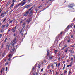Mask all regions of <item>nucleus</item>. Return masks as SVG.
I'll return each instance as SVG.
<instances>
[{
	"instance_id": "64",
	"label": "nucleus",
	"mask_w": 75,
	"mask_h": 75,
	"mask_svg": "<svg viewBox=\"0 0 75 75\" xmlns=\"http://www.w3.org/2000/svg\"><path fill=\"white\" fill-rule=\"evenodd\" d=\"M75 25H74V29H75Z\"/></svg>"
},
{
	"instance_id": "50",
	"label": "nucleus",
	"mask_w": 75,
	"mask_h": 75,
	"mask_svg": "<svg viewBox=\"0 0 75 75\" xmlns=\"http://www.w3.org/2000/svg\"><path fill=\"white\" fill-rule=\"evenodd\" d=\"M73 38V35H71V38Z\"/></svg>"
},
{
	"instance_id": "14",
	"label": "nucleus",
	"mask_w": 75,
	"mask_h": 75,
	"mask_svg": "<svg viewBox=\"0 0 75 75\" xmlns=\"http://www.w3.org/2000/svg\"><path fill=\"white\" fill-rule=\"evenodd\" d=\"M47 56L48 57V55H49V53L50 52V50H48L47 51Z\"/></svg>"
},
{
	"instance_id": "33",
	"label": "nucleus",
	"mask_w": 75,
	"mask_h": 75,
	"mask_svg": "<svg viewBox=\"0 0 75 75\" xmlns=\"http://www.w3.org/2000/svg\"><path fill=\"white\" fill-rule=\"evenodd\" d=\"M12 22H13V20H11L9 22V23H11Z\"/></svg>"
},
{
	"instance_id": "61",
	"label": "nucleus",
	"mask_w": 75,
	"mask_h": 75,
	"mask_svg": "<svg viewBox=\"0 0 75 75\" xmlns=\"http://www.w3.org/2000/svg\"><path fill=\"white\" fill-rule=\"evenodd\" d=\"M14 43H13L12 44V46H14Z\"/></svg>"
},
{
	"instance_id": "13",
	"label": "nucleus",
	"mask_w": 75,
	"mask_h": 75,
	"mask_svg": "<svg viewBox=\"0 0 75 75\" xmlns=\"http://www.w3.org/2000/svg\"><path fill=\"white\" fill-rule=\"evenodd\" d=\"M14 50H15V48L11 49L10 50V52H13L14 51Z\"/></svg>"
},
{
	"instance_id": "15",
	"label": "nucleus",
	"mask_w": 75,
	"mask_h": 75,
	"mask_svg": "<svg viewBox=\"0 0 75 75\" xmlns=\"http://www.w3.org/2000/svg\"><path fill=\"white\" fill-rule=\"evenodd\" d=\"M14 3H13L10 6L11 8H13V6H14Z\"/></svg>"
},
{
	"instance_id": "60",
	"label": "nucleus",
	"mask_w": 75,
	"mask_h": 75,
	"mask_svg": "<svg viewBox=\"0 0 75 75\" xmlns=\"http://www.w3.org/2000/svg\"><path fill=\"white\" fill-rule=\"evenodd\" d=\"M49 72H50V73H51V70H49Z\"/></svg>"
},
{
	"instance_id": "52",
	"label": "nucleus",
	"mask_w": 75,
	"mask_h": 75,
	"mask_svg": "<svg viewBox=\"0 0 75 75\" xmlns=\"http://www.w3.org/2000/svg\"><path fill=\"white\" fill-rule=\"evenodd\" d=\"M62 50H65V47H63V48L62 49Z\"/></svg>"
},
{
	"instance_id": "24",
	"label": "nucleus",
	"mask_w": 75,
	"mask_h": 75,
	"mask_svg": "<svg viewBox=\"0 0 75 75\" xmlns=\"http://www.w3.org/2000/svg\"><path fill=\"white\" fill-rule=\"evenodd\" d=\"M6 26V25H3L2 26V28H4V27H5Z\"/></svg>"
},
{
	"instance_id": "8",
	"label": "nucleus",
	"mask_w": 75,
	"mask_h": 75,
	"mask_svg": "<svg viewBox=\"0 0 75 75\" xmlns=\"http://www.w3.org/2000/svg\"><path fill=\"white\" fill-rule=\"evenodd\" d=\"M6 14L5 12L4 13H2V14L0 16V17H2V16H3L2 17V18H3V17H4V14Z\"/></svg>"
},
{
	"instance_id": "63",
	"label": "nucleus",
	"mask_w": 75,
	"mask_h": 75,
	"mask_svg": "<svg viewBox=\"0 0 75 75\" xmlns=\"http://www.w3.org/2000/svg\"><path fill=\"white\" fill-rule=\"evenodd\" d=\"M31 0H28V1L29 2H30V1H31Z\"/></svg>"
},
{
	"instance_id": "3",
	"label": "nucleus",
	"mask_w": 75,
	"mask_h": 75,
	"mask_svg": "<svg viewBox=\"0 0 75 75\" xmlns=\"http://www.w3.org/2000/svg\"><path fill=\"white\" fill-rule=\"evenodd\" d=\"M29 12H30L28 11L25 12L24 13V16H27V15L29 14Z\"/></svg>"
},
{
	"instance_id": "46",
	"label": "nucleus",
	"mask_w": 75,
	"mask_h": 75,
	"mask_svg": "<svg viewBox=\"0 0 75 75\" xmlns=\"http://www.w3.org/2000/svg\"><path fill=\"white\" fill-rule=\"evenodd\" d=\"M35 10L36 11V13L38 11V9L37 8L35 9Z\"/></svg>"
},
{
	"instance_id": "51",
	"label": "nucleus",
	"mask_w": 75,
	"mask_h": 75,
	"mask_svg": "<svg viewBox=\"0 0 75 75\" xmlns=\"http://www.w3.org/2000/svg\"><path fill=\"white\" fill-rule=\"evenodd\" d=\"M13 36H14V37H15L16 36V33H14V34H13Z\"/></svg>"
},
{
	"instance_id": "25",
	"label": "nucleus",
	"mask_w": 75,
	"mask_h": 75,
	"mask_svg": "<svg viewBox=\"0 0 75 75\" xmlns=\"http://www.w3.org/2000/svg\"><path fill=\"white\" fill-rule=\"evenodd\" d=\"M7 38H5V39L4 41V42H6V41H7Z\"/></svg>"
},
{
	"instance_id": "57",
	"label": "nucleus",
	"mask_w": 75,
	"mask_h": 75,
	"mask_svg": "<svg viewBox=\"0 0 75 75\" xmlns=\"http://www.w3.org/2000/svg\"><path fill=\"white\" fill-rule=\"evenodd\" d=\"M21 35L22 36H23V33H21Z\"/></svg>"
},
{
	"instance_id": "23",
	"label": "nucleus",
	"mask_w": 75,
	"mask_h": 75,
	"mask_svg": "<svg viewBox=\"0 0 75 75\" xmlns=\"http://www.w3.org/2000/svg\"><path fill=\"white\" fill-rule=\"evenodd\" d=\"M17 0H13V3H14V2H16V1Z\"/></svg>"
},
{
	"instance_id": "30",
	"label": "nucleus",
	"mask_w": 75,
	"mask_h": 75,
	"mask_svg": "<svg viewBox=\"0 0 75 75\" xmlns=\"http://www.w3.org/2000/svg\"><path fill=\"white\" fill-rule=\"evenodd\" d=\"M7 19L6 18H5L3 21V22H4V21H6V20Z\"/></svg>"
},
{
	"instance_id": "29",
	"label": "nucleus",
	"mask_w": 75,
	"mask_h": 75,
	"mask_svg": "<svg viewBox=\"0 0 75 75\" xmlns=\"http://www.w3.org/2000/svg\"><path fill=\"white\" fill-rule=\"evenodd\" d=\"M2 10H3V9L1 8L0 9V13H1V12L2 11Z\"/></svg>"
},
{
	"instance_id": "11",
	"label": "nucleus",
	"mask_w": 75,
	"mask_h": 75,
	"mask_svg": "<svg viewBox=\"0 0 75 75\" xmlns=\"http://www.w3.org/2000/svg\"><path fill=\"white\" fill-rule=\"evenodd\" d=\"M5 54H6V51L5 50L4 52L3 53H2V57H4V55H5Z\"/></svg>"
},
{
	"instance_id": "62",
	"label": "nucleus",
	"mask_w": 75,
	"mask_h": 75,
	"mask_svg": "<svg viewBox=\"0 0 75 75\" xmlns=\"http://www.w3.org/2000/svg\"><path fill=\"white\" fill-rule=\"evenodd\" d=\"M58 55H61V53L59 52L58 53Z\"/></svg>"
},
{
	"instance_id": "37",
	"label": "nucleus",
	"mask_w": 75,
	"mask_h": 75,
	"mask_svg": "<svg viewBox=\"0 0 75 75\" xmlns=\"http://www.w3.org/2000/svg\"><path fill=\"white\" fill-rule=\"evenodd\" d=\"M25 22H24L23 23V26H24V25H25Z\"/></svg>"
},
{
	"instance_id": "54",
	"label": "nucleus",
	"mask_w": 75,
	"mask_h": 75,
	"mask_svg": "<svg viewBox=\"0 0 75 75\" xmlns=\"http://www.w3.org/2000/svg\"><path fill=\"white\" fill-rule=\"evenodd\" d=\"M67 71L65 70L64 71V73L65 74H66V73H67Z\"/></svg>"
},
{
	"instance_id": "43",
	"label": "nucleus",
	"mask_w": 75,
	"mask_h": 75,
	"mask_svg": "<svg viewBox=\"0 0 75 75\" xmlns=\"http://www.w3.org/2000/svg\"><path fill=\"white\" fill-rule=\"evenodd\" d=\"M53 66H54V64H52V65H51V67L52 68H54V67H53Z\"/></svg>"
},
{
	"instance_id": "19",
	"label": "nucleus",
	"mask_w": 75,
	"mask_h": 75,
	"mask_svg": "<svg viewBox=\"0 0 75 75\" xmlns=\"http://www.w3.org/2000/svg\"><path fill=\"white\" fill-rule=\"evenodd\" d=\"M3 71H4V68H3L2 69L1 71V73L2 74V72H3Z\"/></svg>"
},
{
	"instance_id": "44",
	"label": "nucleus",
	"mask_w": 75,
	"mask_h": 75,
	"mask_svg": "<svg viewBox=\"0 0 75 75\" xmlns=\"http://www.w3.org/2000/svg\"><path fill=\"white\" fill-rule=\"evenodd\" d=\"M6 71H7V69H8V68H7V67H6Z\"/></svg>"
},
{
	"instance_id": "21",
	"label": "nucleus",
	"mask_w": 75,
	"mask_h": 75,
	"mask_svg": "<svg viewBox=\"0 0 75 75\" xmlns=\"http://www.w3.org/2000/svg\"><path fill=\"white\" fill-rule=\"evenodd\" d=\"M8 64V62H7L5 64V65H7Z\"/></svg>"
},
{
	"instance_id": "48",
	"label": "nucleus",
	"mask_w": 75,
	"mask_h": 75,
	"mask_svg": "<svg viewBox=\"0 0 75 75\" xmlns=\"http://www.w3.org/2000/svg\"><path fill=\"white\" fill-rule=\"evenodd\" d=\"M60 60H61V58H60V57H59L58 58V60L60 61Z\"/></svg>"
},
{
	"instance_id": "16",
	"label": "nucleus",
	"mask_w": 75,
	"mask_h": 75,
	"mask_svg": "<svg viewBox=\"0 0 75 75\" xmlns=\"http://www.w3.org/2000/svg\"><path fill=\"white\" fill-rule=\"evenodd\" d=\"M25 3H26V2L25 1L24 2H23H23L22 3V5H21V6H24V4H25Z\"/></svg>"
},
{
	"instance_id": "2",
	"label": "nucleus",
	"mask_w": 75,
	"mask_h": 75,
	"mask_svg": "<svg viewBox=\"0 0 75 75\" xmlns=\"http://www.w3.org/2000/svg\"><path fill=\"white\" fill-rule=\"evenodd\" d=\"M10 44L6 46V50H9V48H10Z\"/></svg>"
},
{
	"instance_id": "34",
	"label": "nucleus",
	"mask_w": 75,
	"mask_h": 75,
	"mask_svg": "<svg viewBox=\"0 0 75 75\" xmlns=\"http://www.w3.org/2000/svg\"><path fill=\"white\" fill-rule=\"evenodd\" d=\"M58 67H59V66H60V63H59L58 64Z\"/></svg>"
},
{
	"instance_id": "45",
	"label": "nucleus",
	"mask_w": 75,
	"mask_h": 75,
	"mask_svg": "<svg viewBox=\"0 0 75 75\" xmlns=\"http://www.w3.org/2000/svg\"><path fill=\"white\" fill-rule=\"evenodd\" d=\"M26 0H23V1H22L21 2H22V3H23V1H26Z\"/></svg>"
},
{
	"instance_id": "41",
	"label": "nucleus",
	"mask_w": 75,
	"mask_h": 75,
	"mask_svg": "<svg viewBox=\"0 0 75 75\" xmlns=\"http://www.w3.org/2000/svg\"><path fill=\"white\" fill-rule=\"evenodd\" d=\"M69 7H71V8H72V7H73V6H71V5L68 6Z\"/></svg>"
},
{
	"instance_id": "42",
	"label": "nucleus",
	"mask_w": 75,
	"mask_h": 75,
	"mask_svg": "<svg viewBox=\"0 0 75 75\" xmlns=\"http://www.w3.org/2000/svg\"><path fill=\"white\" fill-rule=\"evenodd\" d=\"M72 26H73V24H71V25L70 27H72Z\"/></svg>"
},
{
	"instance_id": "55",
	"label": "nucleus",
	"mask_w": 75,
	"mask_h": 75,
	"mask_svg": "<svg viewBox=\"0 0 75 75\" xmlns=\"http://www.w3.org/2000/svg\"><path fill=\"white\" fill-rule=\"evenodd\" d=\"M43 68L42 69H41V72H42V71H43Z\"/></svg>"
},
{
	"instance_id": "12",
	"label": "nucleus",
	"mask_w": 75,
	"mask_h": 75,
	"mask_svg": "<svg viewBox=\"0 0 75 75\" xmlns=\"http://www.w3.org/2000/svg\"><path fill=\"white\" fill-rule=\"evenodd\" d=\"M69 25H68V26L67 27L66 29H65V31H66L67 30H68V29H69Z\"/></svg>"
},
{
	"instance_id": "20",
	"label": "nucleus",
	"mask_w": 75,
	"mask_h": 75,
	"mask_svg": "<svg viewBox=\"0 0 75 75\" xmlns=\"http://www.w3.org/2000/svg\"><path fill=\"white\" fill-rule=\"evenodd\" d=\"M38 68L40 69L41 68V66L40 64H38Z\"/></svg>"
},
{
	"instance_id": "27",
	"label": "nucleus",
	"mask_w": 75,
	"mask_h": 75,
	"mask_svg": "<svg viewBox=\"0 0 75 75\" xmlns=\"http://www.w3.org/2000/svg\"><path fill=\"white\" fill-rule=\"evenodd\" d=\"M1 49H2L3 48V44H2L1 45Z\"/></svg>"
},
{
	"instance_id": "36",
	"label": "nucleus",
	"mask_w": 75,
	"mask_h": 75,
	"mask_svg": "<svg viewBox=\"0 0 75 75\" xmlns=\"http://www.w3.org/2000/svg\"><path fill=\"white\" fill-rule=\"evenodd\" d=\"M69 51H70L71 53H72V50H69Z\"/></svg>"
},
{
	"instance_id": "49",
	"label": "nucleus",
	"mask_w": 75,
	"mask_h": 75,
	"mask_svg": "<svg viewBox=\"0 0 75 75\" xmlns=\"http://www.w3.org/2000/svg\"><path fill=\"white\" fill-rule=\"evenodd\" d=\"M73 59H74L72 58H71V61H73Z\"/></svg>"
},
{
	"instance_id": "47",
	"label": "nucleus",
	"mask_w": 75,
	"mask_h": 75,
	"mask_svg": "<svg viewBox=\"0 0 75 75\" xmlns=\"http://www.w3.org/2000/svg\"><path fill=\"white\" fill-rule=\"evenodd\" d=\"M9 26V24H8V23L7 24V26L6 27H8Z\"/></svg>"
},
{
	"instance_id": "35",
	"label": "nucleus",
	"mask_w": 75,
	"mask_h": 75,
	"mask_svg": "<svg viewBox=\"0 0 75 75\" xmlns=\"http://www.w3.org/2000/svg\"><path fill=\"white\" fill-rule=\"evenodd\" d=\"M9 58H11V54H10L9 56Z\"/></svg>"
},
{
	"instance_id": "22",
	"label": "nucleus",
	"mask_w": 75,
	"mask_h": 75,
	"mask_svg": "<svg viewBox=\"0 0 75 75\" xmlns=\"http://www.w3.org/2000/svg\"><path fill=\"white\" fill-rule=\"evenodd\" d=\"M23 20H21V21L20 23V24H22V23H23Z\"/></svg>"
},
{
	"instance_id": "31",
	"label": "nucleus",
	"mask_w": 75,
	"mask_h": 75,
	"mask_svg": "<svg viewBox=\"0 0 75 75\" xmlns=\"http://www.w3.org/2000/svg\"><path fill=\"white\" fill-rule=\"evenodd\" d=\"M3 36L2 34H0V38H1V37Z\"/></svg>"
},
{
	"instance_id": "4",
	"label": "nucleus",
	"mask_w": 75,
	"mask_h": 75,
	"mask_svg": "<svg viewBox=\"0 0 75 75\" xmlns=\"http://www.w3.org/2000/svg\"><path fill=\"white\" fill-rule=\"evenodd\" d=\"M31 19H32V18H30L29 19H28L26 20V22L28 23V24H29L30 22L31 21Z\"/></svg>"
},
{
	"instance_id": "38",
	"label": "nucleus",
	"mask_w": 75,
	"mask_h": 75,
	"mask_svg": "<svg viewBox=\"0 0 75 75\" xmlns=\"http://www.w3.org/2000/svg\"><path fill=\"white\" fill-rule=\"evenodd\" d=\"M42 6V5H41L40 6H39L38 7V8H40V7H41Z\"/></svg>"
},
{
	"instance_id": "40",
	"label": "nucleus",
	"mask_w": 75,
	"mask_h": 75,
	"mask_svg": "<svg viewBox=\"0 0 75 75\" xmlns=\"http://www.w3.org/2000/svg\"><path fill=\"white\" fill-rule=\"evenodd\" d=\"M67 47V45H65L64 46V48H65V47Z\"/></svg>"
},
{
	"instance_id": "6",
	"label": "nucleus",
	"mask_w": 75,
	"mask_h": 75,
	"mask_svg": "<svg viewBox=\"0 0 75 75\" xmlns=\"http://www.w3.org/2000/svg\"><path fill=\"white\" fill-rule=\"evenodd\" d=\"M16 40L17 37H15L14 38L13 43H14V44H16L17 42V41H16Z\"/></svg>"
},
{
	"instance_id": "59",
	"label": "nucleus",
	"mask_w": 75,
	"mask_h": 75,
	"mask_svg": "<svg viewBox=\"0 0 75 75\" xmlns=\"http://www.w3.org/2000/svg\"><path fill=\"white\" fill-rule=\"evenodd\" d=\"M67 42H70V40H67Z\"/></svg>"
},
{
	"instance_id": "10",
	"label": "nucleus",
	"mask_w": 75,
	"mask_h": 75,
	"mask_svg": "<svg viewBox=\"0 0 75 75\" xmlns=\"http://www.w3.org/2000/svg\"><path fill=\"white\" fill-rule=\"evenodd\" d=\"M30 5H26L25 6L24 8L29 7H30Z\"/></svg>"
},
{
	"instance_id": "58",
	"label": "nucleus",
	"mask_w": 75,
	"mask_h": 75,
	"mask_svg": "<svg viewBox=\"0 0 75 75\" xmlns=\"http://www.w3.org/2000/svg\"><path fill=\"white\" fill-rule=\"evenodd\" d=\"M71 71H69V74H71Z\"/></svg>"
},
{
	"instance_id": "56",
	"label": "nucleus",
	"mask_w": 75,
	"mask_h": 75,
	"mask_svg": "<svg viewBox=\"0 0 75 75\" xmlns=\"http://www.w3.org/2000/svg\"><path fill=\"white\" fill-rule=\"evenodd\" d=\"M55 64L56 65V67H57V66H58V63H56Z\"/></svg>"
},
{
	"instance_id": "18",
	"label": "nucleus",
	"mask_w": 75,
	"mask_h": 75,
	"mask_svg": "<svg viewBox=\"0 0 75 75\" xmlns=\"http://www.w3.org/2000/svg\"><path fill=\"white\" fill-rule=\"evenodd\" d=\"M49 60H51V59H52V57L51 56H49Z\"/></svg>"
},
{
	"instance_id": "7",
	"label": "nucleus",
	"mask_w": 75,
	"mask_h": 75,
	"mask_svg": "<svg viewBox=\"0 0 75 75\" xmlns=\"http://www.w3.org/2000/svg\"><path fill=\"white\" fill-rule=\"evenodd\" d=\"M21 4H22V2H21V3H19L18 4V5H17L16 6H15L14 7V8H16L17 7H18V6H20V5H21Z\"/></svg>"
},
{
	"instance_id": "32",
	"label": "nucleus",
	"mask_w": 75,
	"mask_h": 75,
	"mask_svg": "<svg viewBox=\"0 0 75 75\" xmlns=\"http://www.w3.org/2000/svg\"><path fill=\"white\" fill-rule=\"evenodd\" d=\"M8 11H6L5 12V14H7V13H8Z\"/></svg>"
},
{
	"instance_id": "39",
	"label": "nucleus",
	"mask_w": 75,
	"mask_h": 75,
	"mask_svg": "<svg viewBox=\"0 0 75 75\" xmlns=\"http://www.w3.org/2000/svg\"><path fill=\"white\" fill-rule=\"evenodd\" d=\"M1 33H3V32H4V30L3 29L1 30Z\"/></svg>"
},
{
	"instance_id": "9",
	"label": "nucleus",
	"mask_w": 75,
	"mask_h": 75,
	"mask_svg": "<svg viewBox=\"0 0 75 75\" xmlns=\"http://www.w3.org/2000/svg\"><path fill=\"white\" fill-rule=\"evenodd\" d=\"M10 1H8V3H7L6 5V7H7L8 6V5L10 4Z\"/></svg>"
},
{
	"instance_id": "1",
	"label": "nucleus",
	"mask_w": 75,
	"mask_h": 75,
	"mask_svg": "<svg viewBox=\"0 0 75 75\" xmlns=\"http://www.w3.org/2000/svg\"><path fill=\"white\" fill-rule=\"evenodd\" d=\"M16 30H17V25H16L12 29V31L13 32V33H14L15 31H16Z\"/></svg>"
},
{
	"instance_id": "26",
	"label": "nucleus",
	"mask_w": 75,
	"mask_h": 75,
	"mask_svg": "<svg viewBox=\"0 0 75 75\" xmlns=\"http://www.w3.org/2000/svg\"><path fill=\"white\" fill-rule=\"evenodd\" d=\"M22 30H20V32L19 33V34H21V33H22Z\"/></svg>"
},
{
	"instance_id": "53",
	"label": "nucleus",
	"mask_w": 75,
	"mask_h": 75,
	"mask_svg": "<svg viewBox=\"0 0 75 75\" xmlns=\"http://www.w3.org/2000/svg\"><path fill=\"white\" fill-rule=\"evenodd\" d=\"M58 52V50H56L55 51V52Z\"/></svg>"
},
{
	"instance_id": "5",
	"label": "nucleus",
	"mask_w": 75,
	"mask_h": 75,
	"mask_svg": "<svg viewBox=\"0 0 75 75\" xmlns=\"http://www.w3.org/2000/svg\"><path fill=\"white\" fill-rule=\"evenodd\" d=\"M32 8H33V6L32 7L28 10V11H30V13H33V9H32Z\"/></svg>"
},
{
	"instance_id": "17",
	"label": "nucleus",
	"mask_w": 75,
	"mask_h": 75,
	"mask_svg": "<svg viewBox=\"0 0 75 75\" xmlns=\"http://www.w3.org/2000/svg\"><path fill=\"white\" fill-rule=\"evenodd\" d=\"M29 16H30V17H32V16H33V13H30L29 14Z\"/></svg>"
},
{
	"instance_id": "28",
	"label": "nucleus",
	"mask_w": 75,
	"mask_h": 75,
	"mask_svg": "<svg viewBox=\"0 0 75 75\" xmlns=\"http://www.w3.org/2000/svg\"><path fill=\"white\" fill-rule=\"evenodd\" d=\"M23 27L22 28V29H21L22 30H23L25 26V25H23Z\"/></svg>"
}]
</instances>
